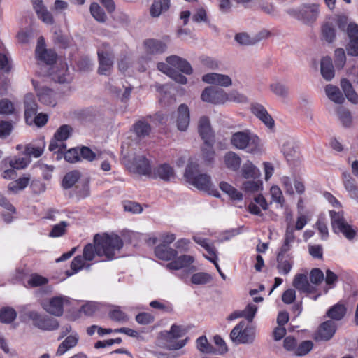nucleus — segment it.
<instances>
[{"label": "nucleus", "instance_id": "obj_12", "mask_svg": "<svg viewBox=\"0 0 358 358\" xmlns=\"http://www.w3.org/2000/svg\"><path fill=\"white\" fill-rule=\"evenodd\" d=\"M68 301L64 296H54L48 301H43L42 308L49 314L60 317L64 313V305Z\"/></svg>", "mask_w": 358, "mask_h": 358}, {"label": "nucleus", "instance_id": "obj_5", "mask_svg": "<svg viewBox=\"0 0 358 358\" xmlns=\"http://www.w3.org/2000/svg\"><path fill=\"white\" fill-rule=\"evenodd\" d=\"M230 338L236 344L252 343L255 338V329L245 321H241L231 330Z\"/></svg>", "mask_w": 358, "mask_h": 358}, {"label": "nucleus", "instance_id": "obj_53", "mask_svg": "<svg viewBox=\"0 0 358 358\" xmlns=\"http://www.w3.org/2000/svg\"><path fill=\"white\" fill-rule=\"evenodd\" d=\"M79 155L81 159L87 160L88 162H92L96 158V155L87 146L78 147Z\"/></svg>", "mask_w": 358, "mask_h": 358}, {"label": "nucleus", "instance_id": "obj_27", "mask_svg": "<svg viewBox=\"0 0 358 358\" xmlns=\"http://www.w3.org/2000/svg\"><path fill=\"white\" fill-rule=\"evenodd\" d=\"M79 336L77 333L68 336L58 346L56 355H63L66 352L77 345Z\"/></svg>", "mask_w": 358, "mask_h": 358}, {"label": "nucleus", "instance_id": "obj_3", "mask_svg": "<svg viewBox=\"0 0 358 358\" xmlns=\"http://www.w3.org/2000/svg\"><path fill=\"white\" fill-rule=\"evenodd\" d=\"M184 177L186 181L199 190L209 192L212 187L210 176L199 172V164L189 159L185 168Z\"/></svg>", "mask_w": 358, "mask_h": 358}, {"label": "nucleus", "instance_id": "obj_38", "mask_svg": "<svg viewBox=\"0 0 358 358\" xmlns=\"http://www.w3.org/2000/svg\"><path fill=\"white\" fill-rule=\"evenodd\" d=\"M325 92L329 99L336 103H342L344 101V97L336 86L327 85L325 87Z\"/></svg>", "mask_w": 358, "mask_h": 358}, {"label": "nucleus", "instance_id": "obj_23", "mask_svg": "<svg viewBox=\"0 0 358 358\" xmlns=\"http://www.w3.org/2000/svg\"><path fill=\"white\" fill-rule=\"evenodd\" d=\"M177 112V127L180 131H186L190 120L189 108L186 104H180Z\"/></svg>", "mask_w": 358, "mask_h": 358}, {"label": "nucleus", "instance_id": "obj_36", "mask_svg": "<svg viewBox=\"0 0 358 358\" xmlns=\"http://www.w3.org/2000/svg\"><path fill=\"white\" fill-rule=\"evenodd\" d=\"M133 131L138 138H144L149 136L151 126L146 120H141L133 125Z\"/></svg>", "mask_w": 358, "mask_h": 358}, {"label": "nucleus", "instance_id": "obj_30", "mask_svg": "<svg viewBox=\"0 0 358 358\" xmlns=\"http://www.w3.org/2000/svg\"><path fill=\"white\" fill-rule=\"evenodd\" d=\"M37 96L39 101L47 106H55L56 99L55 93L52 90L48 87H42L37 92Z\"/></svg>", "mask_w": 358, "mask_h": 358}, {"label": "nucleus", "instance_id": "obj_29", "mask_svg": "<svg viewBox=\"0 0 358 358\" xmlns=\"http://www.w3.org/2000/svg\"><path fill=\"white\" fill-rule=\"evenodd\" d=\"M320 71L324 79L331 80L335 76L332 59L330 57H324L320 62Z\"/></svg>", "mask_w": 358, "mask_h": 358}, {"label": "nucleus", "instance_id": "obj_14", "mask_svg": "<svg viewBox=\"0 0 358 358\" xmlns=\"http://www.w3.org/2000/svg\"><path fill=\"white\" fill-rule=\"evenodd\" d=\"M194 262V258L188 255H182L176 257L171 262L166 264V268L169 270H180L187 268L189 272L196 271V267L192 264Z\"/></svg>", "mask_w": 358, "mask_h": 358}, {"label": "nucleus", "instance_id": "obj_4", "mask_svg": "<svg viewBox=\"0 0 358 358\" xmlns=\"http://www.w3.org/2000/svg\"><path fill=\"white\" fill-rule=\"evenodd\" d=\"M230 142L235 148L245 150L249 153H255L259 150V138L249 130L234 133Z\"/></svg>", "mask_w": 358, "mask_h": 358}, {"label": "nucleus", "instance_id": "obj_15", "mask_svg": "<svg viewBox=\"0 0 358 358\" xmlns=\"http://www.w3.org/2000/svg\"><path fill=\"white\" fill-rule=\"evenodd\" d=\"M292 285L299 292L306 294H315L317 292L316 286L310 284L306 274H296L294 278Z\"/></svg>", "mask_w": 358, "mask_h": 358}, {"label": "nucleus", "instance_id": "obj_31", "mask_svg": "<svg viewBox=\"0 0 358 358\" xmlns=\"http://www.w3.org/2000/svg\"><path fill=\"white\" fill-rule=\"evenodd\" d=\"M224 162L228 169L237 171L240 169L241 159L236 152L229 151L224 155Z\"/></svg>", "mask_w": 358, "mask_h": 358}, {"label": "nucleus", "instance_id": "obj_16", "mask_svg": "<svg viewBox=\"0 0 358 358\" xmlns=\"http://www.w3.org/2000/svg\"><path fill=\"white\" fill-rule=\"evenodd\" d=\"M251 112L268 128L271 129L274 127V120L262 104L252 103Z\"/></svg>", "mask_w": 358, "mask_h": 358}, {"label": "nucleus", "instance_id": "obj_32", "mask_svg": "<svg viewBox=\"0 0 358 358\" xmlns=\"http://www.w3.org/2000/svg\"><path fill=\"white\" fill-rule=\"evenodd\" d=\"M341 87L348 100L354 104H357L358 94L354 90L351 83L347 78L341 79Z\"/></svg>", "mask_w": 358, "mask_h": 358}, {"label": "nucleus", "instance_id": "obj_17", "mask_svg": "<svg viewBox=\"0 0 358 358\" xmlns=\"http://www.w3.org/2000/svg\"><path fill=\"white\" fill-rule=\"evenodd\" d=\"M131 168L134 173L139 175L150 176L152 173L150 162L145 156L134 157Z\"/></svg>", "mask_w": 358, "mask_h": 358}, {"label": "nucleus", "instance_id": "obj_10", "mask_svg": "<svg viewBox=\"0 0 358 358\" xmlns=\"http://www.w3.org/2000/svg\"><path fill=\"white\" fill-rule=\"evenodd\" d=\"M35 54L38 60L48 65L54 64L57 59V55L54 50L45 48V42L43 36L38 39Z\"/></svg>", "mask_w": 358, "mask_h": 358}, {"label": "nucleus", "instance_id": "obj_61", "mask_svg": "<svg viewBox=\"0 0 358 358\" xmlns=\"http://www.w3.org/2000/svg\"><path fill=\"white\" fill-rule=\"evenodd\" d=\"M136 322L140 324H149L154 322V317L148 313H141L136 316Z\"/></svg>", "mask_w": 358, "mask_h": 358}, {"label": "nucleus", "instance_id": "obj_44", "mask_svg": "<svg viewBox=\"0 0 358 358\" xmlns=\"http://www.w3.org/2000/svg\"><path fill=\"white\" fill-rule=\"evenodd\" d=\"M30 178L29 177H22L17 180L11 182L8 185V189L10 192L17 193V192L24 189L29 185Z\"/></svg>", "mask_w": 358, "mask_h": 358}, {"label": "nucleus", "instance_id": "obj_20", "mask_svg": "<svg viewBox=\"0 0 358 358\" xmlns=\"http://www.w3.org/2000/svg\"><path fill=\"white\" fill-rule=\"evenodd\" d=\"M319 14V8L316 4L303 6L299 12V17L304 23L314 22Z\"/></svg>", "mask_w": 358, "mask_h": 358}, {"label": "nucleus", "instance_id": "obj_52", "mask_svg": "<svg viewBox=\"0 0 358 358\" xmlns=\"http://www.w3.org/2000/svg\"><path fill=\"white\" fill-rule=\"evenodd\" d=\"M313 347V343L311 341H303L296 346L294 355L297 356H304L307 355Z\"/></svg>", "mask_w": 358, "mask_h": 358}, {"label": "nucleus", "instance_id": "obj_11", "mask_svg": "<svg viewBox=\"0 0 358 358\" xmlns=\"http://www.w3.org/2000/svg\"><path fill=\"white\" fill-rule=\"evenodd\" d=\"M201 98L205 102L220 104L228 100V94L222 89L210 86L203 90Z\"/></svg>", "mask_w": 358, "mask_h": 358}, {"label": "nucleus", "instance_id": "obj_37", "mask_svg": "<svg viewBox=\"0 0 358 358\" xmlns=\"http://www.w3.org/2000/svg\"><path fill=\"white\" fill-rule=\"evenodd\" d=\"M156 175L164 181H169L175 176L173 169L168 164H160L155 170Z\"/></svg>", "mask_w": 358, "mask_h": 358}, {"label": "nucleus", "instance_id": "obj_57", "mask_svg": "<svg viewBox=\"0 0 358 358\" xmlns=\"http://www.w3.org/2000/svg\"><path fill=\"white\" fill-rule=\"evenodd\" d=\"M14 111V106L13 103L7 99H3L0 100V114L9 115Z\"/></svg>", "mask_w": 358, "mask_h": 358}, {"label": "nucleus", "instance_id": "obj_21", "mask_svg": "<svg viewBox=\"0 0 358 358\" xmlns=\"http://www.w3.org/2000/svg\"><path fill=\"white\" fill-rule=\"evenodd\" d=\"M167 63L178 69L180 71L187 75H190L193 69L188 61L177 55H171L166 58Z\"/></svg>", "mask_w": 358, "mask_h": 358}, {"label": "nucleus", "instance_id": "obj_1", "mask_svg": "<svg viewBox=\"0 0 358 358\" xmlns=\"http://www.w3.org/2000/svg\"><path fill=\"white\" fill-rule=\"evenodd\" d=\"M124 245L120 236L115 233L96 234L94 236V244L88 243L83 252V257L86 261H92L95 255L105 257V260L111 261L117 257V252H120Z\"/></svg>", "mask_w": 358, "mask_h": 358}, {"label": "nucleus", "instance_id": "obj_63", "mask_svg": "<svg viewBox=\"0 0 358 358\" xmlns=\"http://www.w3.org/2000/svg\"><path fill=\"white\" fill-rule=\"evenodd\" d=\"M84 260L85 259L81 255H77L73 258L71 263V268L73 271V273H77L85 267Z\"/></svg>", "mask_w": 358, "mask_h": 358}, {"label": "nucleus", "instance_id": "obj_59", "mask_svg": "<svg viewBox=\"0 0 358 358\" xmlns=\"http://www.w3.org/2000/svg\"><path fill=\"white\" fill-rule=\"evenodd\" d=\"M12 69V61L5 54L0 53V70L8 73Z\"/></svg>", "mask_w": 358, "mask_h": 358}, {"label": "nucleus", "instance_id": "obj_62", "mask_svg": "<svg viewBox=\"0 0 358 358\" xmlns=\"http://www.w3.org/2000/svg\"><path fill=\"white\" fill-rule=\"evenodd\" d=\"M13 129L12 124L8 121L0 122V138H5L8 137Z\"/></svg>", "mask_w": 358, "mask_h": 358}, {"label": "nucleus", "instance_id": "obj_13", "mask_svg": "<svg viewBox=\"0 0 358 358\" xmlns=\"http://www.w3.org/2000/svg\"><path fill=\"white\" fill-rule=\"evenodd\" d=\"M337 330V324L333 320H327L321 323L313 335L317 341H329L334 336Z\"/></svg>", "mask_w": 358, "mask_h": 358}, {"label": "nucleus", "instance_id": "obj_26", "mask_svg": "<svg viewBox=\"0 0 358 358\" xmlns=\"http://www.w3.org/2000/svg\"><path fill=\"white\" fill-rule=\"evenodd\" d=\"M33 7L38 17L45 23L52 24L54 22L52 14L47 10L42 0H32Z\"/></svg>", "mask_w": 358, "mask_h": 358}, {"label": "nucleus", "instance_id": "obj_41", "mask_svg": "<svg viewBox=\"0 0 358 358\" xmlns=\"http://www.w3.org/2000/svg\"><path fill=\"white\" fill-rule=\"evenodd\" d=\"M17 317V313L11 307H3L0 309V322L4 324H10Z\"/></svg>", "mask_w": 358, "mask_h": 358}, {"label": "nucleus", "instance_id": "obj_8", "mask_svg": "<svg viewBox=\"0 0 358 358\" xmlns=\"http://www.w3.org/2000/svg\"><path fill=\"white\" fill-rule=\"evenodd\" d=\"M72 131V127L68 124L60 126L50 142L49 150L51 152H59L62 149H66V144L65 141L69 138Z\"/></svg>", "mask_w": 358, "mask_h": 358}, {"label": "nucleus", "instance_id": "obj_46", "mask_svg": "<svg viewBox=\"0 0 358 358\" xmlns=\"http://www.w3.org/2000/svg\"><path fill=\"white\" fill-rule=\"evenodd\" d=\"M197 348L203 353H215V348L208 343L206 336H201L196 340Z\"/></svg>", "mask_w": 358, "mask_h": 358}, {"label": "nucleus", "instance_id": "obj_18", "mask_svg": "<svg viewBox=\"0 0 358 358\" xmlns=\"http://www.w3.org/2000/svg\"><path fill=\"white\" fill-rule=\"evenodd\" d=\"M202 80L206 83L220 85L225 87H229L232 84L231 79L229 76L217 73H210L205 74L202 77Z\"/></svg>", "mask_w": 358, "mask_h": 358}, {"label": "nucleus", "instance_id": "obj_60", "mask_svg": "<svg viewBox=\"0 0 358 358\" xmlns=\"http://www.w3.org/2000/svg\"><path fill=\"white\" fill-rule=\"evenodd\" d=\"M338 117L343 125L345 127H348L352 124V115L349 110L342 109L338 111Z\"/></svg>", "mask_w": 358, "mask_h": 358}, {"label": "nucleus", "instance_id": "obj_28", "mask_svg": "<svg viewBox=\"0 0 358 358\" xmlns=\"http://www.w3.org/2000/svg\"><path fill=\"white\" fill-rule=\"evenodd\" d=\"M144 46L146 52L149 54L163 53L167 48L165 43L154 38L145 40Z\"/></svg>", "mask_w": 358, "mask_h": 358}, {"label": "nucleus", "instance_id": "obj_50", "mask_svg": "<svg viewBox=\"0 0 358 358\" xmlns=\"http://www.w3.org/2000/svg\"><path fill=\"white\" fill-rule=\"evenodd\" d=\"M346 62V56L345 50L338 48L335 50L334 52V64L338 69H342Z\"/></svg>", "mask_w": 358, "mask_h": 358}, {"label": "nucleus", "instance_id": "obj_33", "mask_svg": "<svg viewBox=\"0 0 358 358\" xmlns=\"http://www.w3.org/2000/svg\"><path fill=\"white\" fill-rule=\"evenodd\" d=\"M347 309L343 304L336 303L332 306L327 312V317L333 321H340L345 315Z\"/></svg>", "mask_w": 358, "mask_h": 358}, {"label": "nucleus", "instance_id": "obj_56", "mask_svg": "<svg viewBox=\"0 0 358 358\" xmlns=\"http://www.w3.org/2000/svg\"><path fill=\"white\" fill-rule=\"evenodd\" d=\"M213 340L215 344L217 346V349H215L216 352L215 354L224 355L228 351V348L220 336L215 335Z\"/></svg>", "mask_w": 358, "mask_h": 358}, {"label": "nucleus", "instance_id": "obj_42", "mask_svg": "<svg viewBox=\"0 0 358 358\" xmlns=\"http://www.w3.org/2000/svg\"><path fill=\"white\" fill-rule=\"evenodd\" d=\"M241 172L242 176L246 179H255L259 176V171L257 169L255 166L250 161H247L245 163L243 164L241 169Z\"/></svg>", "mask_w": 358, "mask_h": 358}, {"label": "nucleus", "instance_id": "obj_40", "mask_svg": "<svg viewBox=\"0 0 358 358\" xmlns=\"http://www.w3.org/2000/svg\"><path fill=\"white\" fill-rule=\"evenodd\" d=\"M322 36L327 43H332L336 38V29L334 25L327 22L324 23L321 29Z\"/></svg>", "mask_w": 358, "mask_h": 358}, {"label": "nucleus", "instance_id": "obj_34", "mask_svg": "<svg viewBox=\"0 0 358 358\" xmlns=\"http://www.w3.org/2000/svg\"><path fill=\"white\" fill-rule=\"evenodd\" d=\"M170 7V0H154L150 13L153 17H159L162 13L166 12Z\"/></svg>", "mask_w": 358, "mask_h": 358}, {"label": "nucleus", "instance_id": "obj_39", "mask_svg": "<svg viewBox=\"0 0 358 358\" xmlns=\"http://www.w3.org/2000/svg\"><path fill=\"white\" fill-rule=\"evenodd\" d=\"M74 192L78 200L84 199L90 195V181L85 180L75 186Z\"/></svg>", "mask_w": 358, "mask_h": 358}, {"label": "nucleus", "instance_id": "obj_64", "mask_svg": "<svg viewBox=\"0 0 358 358\" xmlns=\"http://www.w3.org/2000/svg\"><path fill=\"white\" fill-rule=\"evenodd\" d=\"M187 329L181 325L173 324L169 334L171 335L172 338H178L183 336L187 333Z\"/></svg>", "mask_w": 358, "mask_h": 358}, {"label": "nucleus", "instance_id": "obj_24", "mask_svg": "<svg viewBox=\"0 0 358 358\" xmlns=\"http://www.w3.org/2000/svg\"><path fill=\"white\" fill-rule=\"evenodd\" d=\"M55 155L57 160H60L62 158L69 163H76L80 162V157L78 152V147L70 148L68 150L62 149L59 152H52Z\"/></svg>", "mask_w": 358, "mask_h": 358}, {"label": "nucleus", "instance_id": "obj_45", "mask_svg": "<svg viewBox=\"0 0 358 358\" xmlns=\"http://www.w3.org/2000/svg\"><path fill=\"white\" fill-rule=\"evenodd\" d=\"M48 283V279L38 273H31L25 285L27 287H37L45 285Z\"/></svg>", "mask_w": 358, "mask_h": 358}, {"label": "nucleus", "instance_id": "obj_2", "mask_svg": "<svg viewBox=\"0 0 358 358\" xmlns=\"http://www.w3.org/2000/svg\"><path fill=\"white\" fill-rule=\"evenodd\" d=\"M198 131L204 145L201 148V154L206 165L213 162L215 152L213 150L215 143V136L212 131L209 118L203 116L200 118L198 126Z\"/></svg>", "mask_w": 358, "mask_h": 358}, {"label": "nucleus", "instance_id": "obj_54", "mask_svg": "<svg viewBox=\"0 0 358 358\" xmlns=\"http://www.w3.org/2000/svg\"><path fill=\"white\" fill-rule=\"evenodd\" d=\"M309 278L311 283L316 286L320 285L324 278L323 272L317 268L310 271Z\"/></svg>", "mask_w": 358, "mask_h": 358}, {"label": "nucleus", "instance_id": "obj_49", "mask_svg": "<svg viewBox=\"0 0 358 358\" xmlns=\"http://www.w3.org/2000/svg\"><path fill=\"white\" fill-rule=\"evenodd\" d=\"M67 227L68 223L66 222L61 221L59 223L52 227L49 236L52 238L60 237L66 234Z\"/></svg>", "mask_w": 358, "mask_h": 358}, {"label": "nucleus", "instance_id": "obj_58", "mask_svg": "<svg viewBox=\"0 0 358 358\" xmlns=\"http://www.w3.org/2000/svg\"><path fill=\"white\" fill-rule=\"evenodd\" d=\"M43 152V149L39 146H34L31 144L26 145L24 154L29 157H39Z\"/></svg>", "mask_w": 358, "mask_h": 358}, {"label": "nucleus", "instance_id": "obj_48", "mask_svg": "<svg viewBox=\"0 0 358 358\" xmlns=\"http://www.w3.org/2000/svg\"><path fill=\"white\" fill-rule=\"evenodd\" d=\"M90 10L92 15L97 21L100 22H104L106 21V13L97 3H92L90 5Z\"/></svg>", "mask_w": 358, "mask_h": 358}, {"label": "nucleus", "instance_id": "obj_51", "mask_svg": "<svg viewBox=\"0 0 358 358\" xmlns=\"http://www.w3.org/2000/svg\"><path fill=\"white\" fill-rule=\"evenodd\" d=\"M211 279L212 277L210 274L204 272H199L192 275L191 282L194 285H205L209 282Z\"/></svg>", "mask_w": 358, "mask_h": 358}, {"label": "nucleus", "instance_id": "obj_9", "mask_svg": "<svg viewBox=\"0 0 358 358\" xmlns=\"http://www.w3.org/2000/svg\"><path fill=\"white\" fill-rule=\"evenodd\" d=\"M97 55L99 64L98 73L101 75H109L113 65L114 57L109 45L103 43L101 48L98 50Z\"/></svg>", "mask_w": 358, "mask_h": 358}, {"label": "nucleus", "instance_id": "obj_6", "mask_svg": "<svg viewBox=\"0 0 358 358\" xmlns=\"http://www.w3.org/2000/svg\"><path fill=\"white\" fill-rule=\"evenodd\" d=\"M332 230L335 234H342L347 239L352 240L357 231L345 220L343 213L330 211Z\"/></svg>", "mask_w": 358, "mask_h": 358}, {"label": "nucleus", "instance_id": "obj_43", "mask_svg": "<svg viewBox=\"0 0 358 358\" xmlns=\"http://www.w3.org/2000/svg\"><path fill=\"white\" fill-rule=\"evenodd\" d=\"M219 186L220 189L227 194L231 199L241 200L243 199V194L230 184L221 182Z\"/></svg>", "mask_w": 358, "mask_h": 358}, {"label": "nucleus", "instance_id": "obj_22", "mask_svg": "<svg viewBox=\"0 0 358 358\" xmlns=\"http://www.w3.org/2000/svg\"><path fill=\"white\" fill-rule=\"evenodd\" d=\"M276 268L283 275L289 273L294 264L293 255H276Z\"/></svg>", "mask_w": 358, "mask_h": 358}, {"label": "nucleus", "instance_id": "obj_55", "mask_svg": "<svg viewBox=\"0 0 358 358\" xmlns=\"http://www.w3.org/2000/svg\"><path fill=\"white\" fill-rule=\"evenodd\" d=\"M344 186L352 195L356 196L358 193V187L354 178L348 176L344 180Z\"/></svg>", "mask_w": 358, "mask_h": 358}, {"label": "nucleus", "instance_id": "obj_25", "mask_svg": "<svg viewBox=\"0 0 358 358\" xmlns=\"http://www.w3.org/2000/svg\"><path fill=\"white\" fill-rule=\"evenodd\" d=\"M154 252L158 259L165 261H172L178 255L177 250L166 245V244L157 245Z\"/></svg>", "mask_w": 358, "mask_h": 358}, {"label": "nucleus", "instance_id": "obj_19", "mask_svg": "<svg viewBox=\"0 0 358 358\" xmlns=\"http://www.w3.org/2000/svg\"><path fill=\"white\" fill-rule=\"evenodd\" d=\"M24 117L27 122H33V118L36 115L38 105L32 94H27L24 96Z\"/></svg>", "mask_w": 358, "mask_h": 358}, {"label": "nucleus", "instance_id": "obj_7", "mask_svg": "<svg viewBox=\"0 0 358 358\" xmlns=\"http://www.w3.org/2000/svg\"><path fill=\"white\" fill-rule=\"evenodd\" d=\"M28 317L32 321L33 325L43 331H55L59 327V322L48 315H41L36 311H30Z\"/></svg>", "mask_w": 358, "mask_h": 358}, {"label": "nucleus", "instance_id": "obj_35", "mask_svg": "<svg viewBox=\"0 0 358 358\" xmlns=\"http://www.w3.org/2000/svg\"><path fill=\"white\" fill-rule=\"evenodd\" d=\"M80 176L81 174L80 171L77 170H73L66 173L63 177L62 187L65 189L73 187L78 181Z\"/></svg>", "mask_w": 358, "mask_h": 358}, {"label": "nucleus", "instance_id": "obj_47", "mask_svg": "<svg viewBox=\"0 0 358 358\" xmlns=\"http://www.w3.org/2000/svg\"><path fill=\"white\" fill-rule=\"evenodd\" d=\"M108 316L111 320L117 322H125L129 320L128 315L119 306L110 310L108 313Z\"/></svg>", "mask_w": 358, "mask_h": 358}]
</instances>
